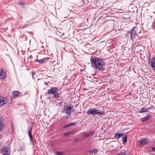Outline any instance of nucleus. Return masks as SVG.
Here are the masks:
<instances>
[{"instance_id":"dca6fc26","label":"nucleus","mask_w":155,"mask_h":155,"mask_svg":"<svg viewBox=\"0 0 155 155\" xmlns=\"http://www.w3.org/2000/svg\"><path fill=\"white\" fill-rule=\"evenodd\" d=\"M58 91H56L54 94L53 95L54 97L55 98H58L60 97V94L58 93Z\"/></svg>"},{"instance_id":"f03ea898","label":"nucleus","mask_w":155,"mask_h":155,"mask_svg":"<svg viewBox=\"0 0 155 155\" xmlns=\"http://www.w3.org/2000/svg\"><path fill=\"white\" fill-rule=\"evenodd\" d=\"M88 115H91L92 116L95 115H102L103 112L100 111L98 107L90 108L86 112Z\"/></svg>"},{"instance_id":"393cba45","label":"nucleus","mask_w":155,"mask_h":155,"mask_svg":"<svg viewBox=\"0 0 155 155\" xmlns=\"http://www.w3.org/2000/svg\"><path fill=\"white\" fill-rule=\"evenodd\" d=\"M64 135L66 137V136H68V135H69V134H68V132H67V133H64Z\"/></svg>"},{"instance_id":"f3484780","label":"nucleus","mask_w":155,"mask_h":155,"mask_svg":"<svg viewBox=\"0 0 155 155\" xmlns=\"http://www.w3.org/2000/svg\"><path fill=\"white\" fill-rule=\"evenodd\" d=\"M127 135H124L122 138L123 143L125 144L127 142Z\"/></svg>"},{"instance_id":"9b49d317","label":"nucleus","mask_w":155,"mask_h":155,"mask_svg":"<svg viewBox=\"0 0 155 155\" xmlns=\"http://www.w3.org/2000/svg\"><path fill=\"white\" fill-rule=\"evenodd\" d=\"M123 135V134H122L117 133L114 134V137L115 138H117V140H118L120 138L122 137Z\"/></svg>"},{"instance_id":"4be33fe9","label":"nucleus","mask_w":155,"mask_h":155,"mask_svg":"<svg viewBox=\"0 0 155 155\" xmlns=\"http://www.w3.org/2000/svg\"><path fill=\"white\" fill-rule=\"evenodd\" d=\"M57 155H64V153H63L61 152H57Z\"/></svg>"},{"instance_id":"9d476101","label":"nucleus","mask_w":155,"mask_h":155,"mask_svg":"<svg viewBox=\"0 0 155 155\" xmlns=\"http://www.w3.org/2000/svg\"><path fill=\"white\" fill-rule=\"evenodd\" d=\"M6 74L5 71L3 69H2L0 72V79H3L6 78Z\"/></svg>"},{"instance_id":"1a4fd4ad","label":"nucleus","mask_w":155,"mask_h":155,"mask_svg":"<svg viewBox=\"0 0 155 155\" xmlns=\"http://www.w3.org/2000/svg\"><path fill=\"white\" fill-rule=\"evenodd\" d=\"M59 90L56 87H53L50 89L48 91V94L54 95L56 91H58Z\"/></svg>"},{"instance_id":"0eeeda50","label":"nucleus","mask_w":155,"mask_h":155,"mask_svg":"<svg viewBox=\"0 0 155 155\" xmlns=\"http://www.w3.org/2000/svg\"><path fill=\"white\" fill-rule=\"evenodd\" d=\"M136 28V27H133L131 30L130 32V37L132 39L136 38L135 36L137 35Z\"/></svg>"},{"instance_id":"2eb2a0df","label":"nucleus","mask_w":155,"mask_h":155,"mask_svg":"<svg viewBox=\"0 0 155 155\" xmlns=\"http://www.w3.org/2000/svg\"><path fill=\"white\" fill-rule=\"evenodd\" d=\"M151 117V116L150 115H148L146 116L145 117H143L142 118V121L145 122L146 120L149 119Z\"/></svg>"},{"instance_id":"cd10ccee","label":"nucleus","mask_w":155,"mask_h":155,"mask_svg":"<svg viewBox=\"0 0 155 155\" xmlns=\"http://www.w3.org/2000/svg\"><path fill=\"white\" fill-rule=\"evenodd\" d=\"M68 134H69V135H71V134H72L73 133V132H68Z\"/></svg>"},{"instance_id":"bb28decb","label":"nucleus","mask_w":155,"mask_h":155,"mask_svg":"<svg viewBox=\"0 0 155 155\" xmlns=\"http://www.w3.org/2000/svg\"><path fill=\"white\" fill-rule=\"evenodd\" d=\"M79 140V139L78 138H75L74 139V142H76L78 141Z\"/></svg>"},{"instance_id":"6e6552de","label":"nucleus","mask_w":155,"mask_h":155,"mask_svg":"<svg viewBox=\"0 0 155 155\" xmlns=\"http://www.w3.org/2000/svg\"><path fill=\"white\" fill-rule=\"evenodd\" d=\"M1 151L3 155H9L10 152L8 147H5L3 148Z\"/></svg>"},{"instance_id":"b1692460","label":"nucleus","mask_w":155,"mask_h":155,"mask_svg":"<svg viewBox=\"0 0 155 155\" xmlns=\"http://www.w3.org/2000/svg\"><path fill=\"white\" fill-rule=\"evenodd\" d=\"M3 124H0V131H1L2 128L3 127Z\"/></svg>"},{"instance_id":"20e7f679","label":"nucleus","mask_w":155,"mask_h":155,"mask_svg":"<svg viewBox=\"0 0 155 155\" xmlns=\"http://www.w3.org/2000/svg\"><path fill=\"white\" fill-rule=\"evenodd\" d=\"M149 64L153 69L155 70V57L152 58L149 60Z\"/></svg>"},{"instance_id":"7ed1b4c3","label":"nucleus","mask_w":155,"mask_h":155,"mask_svg":"<svg viewBox=\"0 0 155 155\" xmlns=\"http://www.w3.org/2000/svg\"><path fill=\"white\" fill-rule=\"evenodd\" d=\"M71 107L66 106L64 107L63 112L66 114L68 115H70L71 112Z\"/></svg>"},{"instance_id":"412c9836","label":"nucleus","mask_w":155,"mask_h":155,"mask_svg":"<svg viewBox=\"0 0 155 155\" xmlns=\"http://www.w3.org/2000/svg\"><path fill=\"white\" fill-rule=\"evenodd\" d=\"M46 60V59L45 58H43L40 60H36V61L39 63H43L45 62Z\"/></svg>"},{"instance_id":"7c9ffc66","label":"nucleus","mask_w":155,"mask_h":155,"mask_svg":"<svg viewBox=\"0 0 155 155\" xmlns=\"http://www.w3.org/2000/svg\"><path fill=\"white\" fill-rule=\"evenodd\" d=\"M149 108H150V109H151V108H151V107H150Z\"/></svg>"},{"instance_id":"c756f323","label":"nucleus","mask_w":155,"mask_h":155,"mask_svg":"<svg viewBox=\"0 0 155 155\" xmlns=\"http://www.w3.org/2000/svg\"><path fill=\"white\" fill-rule=\"evenodd\" d=\"M0 124H3L1 122L0 120Z\"/></svg>"},{"instance_id":"f8f14e48","label":"nucleus","mask_w":155,"mask_h":155,"mask_svg":"<svg viewBox=\"0 0 155 155\" xmlns=\"http://www.w3.org/2000/svg\"><path fill=\"white\" fill-rule=\"evenodd\" d=\"M150 109V108H145L144 107L142 108L140 110L139 113H145L148 111Z\"/></svg>"},{"instance_id":"423d86ee","label":"nucleus","mask_w":155,"mask_h":155,"mask_svg":"<svg viewBox=\"0 0 155 155\" xmlns=\"http://www.w3.org/2000/svg\"><path fill=\"white\" fill-rule=\"evenodd\" d=\"M148 142V139H146V138H143L138 141L137 143V146H141Z\"/></svg>"},{"instance_id":"39448f33","label":"nucleus","mask_w":155,"mask_h":155,"mask_svg":"<svg viewBox=\"0 0 155 155\" xmlns=\"http://www.w3.org/2000/svg\"><path fill=\"white\" fill-rule=\"evenodd\" d=\"M7 102V100L5 97L0 96V107L3 106Z\"/></svg>"},{"instance_id":"a211bd4d","label":"nucleus","mask_w":155,"mask_h":155,"mask_svg":"<svg viewBox=\"0 0 155 155\" xmlns=\"http://www.w3.org/2000/svg\"><path fill=\"white\" fill-rule=\"evenodd\" d=\"M93 132L92 131H90L89 132L85 133L84 134L83 137H87L89 136L92 135L93 134Z\"/></svg>"},{"instance_id":"aec40b11","label":"nucleus","mask_w":155,"mask_h":155,"mask_svg":"<svg viewBox=\"0 0 155 155\" xmlns=\"http://www.w3.org/2000/svg\"><path fill=\"white\" fill-rule=\"evenodd\" d=\"M88 152L90 153H97V149L91 150H89Z\"/></svg>"},{"instance_id":"5701e85b","label":"nucleus","mask_w":155,"mask_h":155,"mask_svg":"<svg viewBox=\"0 0 155 155\" xmlns=\"http://www.w3.org/2000/svg\"><path fill=\"white\" fill-rule=\"evenodd\" d=\"M18 3L22 6H23L24 5V3L23 2L21 1L19 2Z\"/></svg>"},{"instance_id":"6ab92c4d","label":"nucleus","mask_w":155,"mask_h":155,"mask_svg":"<svg viewBox=\"0 0 155 155\" xmlns=\"http://www.w3.org/2000/svg\"><path fill=\"white\" fill-rule=\"evenodd\" d=\"M75 124V123H71L70 124H68L67 125H66L64 126L63 127V128H67V127H71V126H72L74 125Z\"/></svg>"},{"instance_id":"a878e982","label":"nucleus","mask_w":155,"mask_h":155,"mask_svg":"<svg viewBox=\"0 0 155 155\" xmlns=\"http://www.w3.org/2000/svg\"><path fill=\"white\" fill-rule=\"evenodd\" d=\"M35 72H32V76H33V78L34 79V75L35 74Z\"/></svg>"},{"instance_id":"f257e3e1","label":"nucleus","mask_w":155,"mask_h":155,"mask_svg":"<svg viewBox=\"0 0 155 155\" xmlns=\"http://www.w3.org/2000/svg\"><path fill=\"white\" fill-rule=\"evenodd\" d=\"M91 66L103 72L104 71V62L102 60L97 57H91L90 59Z\"/></svg>"},{"instance_id":"4468645a","label":"nucleus","mask_w":155,"mask_h":155,"mask_svg":"<svg viewBox=\"0 0 155 155\" xmlns=\"http://www.w3.org/2000/svg\"><path fill=\"white\" fill-rule=\"evenodd\" d=\"M31 127H30L28 129V134L31 140L32 139V137L31 134Z\"/></svg>"},{"instance_id":"c85d7f7f","label":"nucleus","mask_w":155,"mask_h":155,"mask_svg":"<svg viewBox=\"0 0 155 155\" xmlns=\"http://www.w3.org/2000/svg\"><path fill=\"white\" fill-rule=\"evenodd\" d=\"M152 150L155 151V147H152Z\"/></svg>"},{"instance_id":"ddd939ff","label":"nucleus","mask_w":155,"mask_h":155,"mask_svg":"<svg viewBox=\"0 0 155 155\" xmlns=\"http://www.w3.org/2000/svg\"><path fill=\"white\" fill-rule=\"evenodd\" d=\"M19 94V92L17 91H13L12 92V97L13 98L17 97Z\"/></svg>"}]
</instances>
